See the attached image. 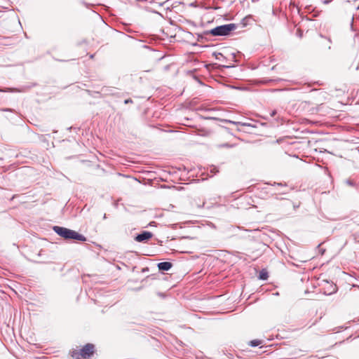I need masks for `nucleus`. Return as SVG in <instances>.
<instances>
[{"label": "nucleus", "mask_w": 359, "mask_h": 359, "mask_svg": "<svg viewBox=\"0 0 359 359\" xmlns=\"http://www.w3.org/2000/svg\"><path fill=\"white\" fill-rule=\"evenodd\" d=\"M53 229L57 235L66 240L74 239L80 241H86V238L83 235L80 234L74 230L58 226H54Z\"/></svg>", "instance_id": "obj_1"}, {"label": "nucleus", "mask_w": 359, "mask_h": 359, "mask_svg": "<svg viewBox=\"0 0 359 359\" xmlns=\"http://www.w3.org/2000/svg\"><path fill=\"white\" fill-rule=\"evenodd\" d=\"M236 29V25L233 23L217 26L209 31L212 36H227L232 31Z\"/></svg>", "instance_id": "obj_2"}, {"label": "nucleus", "mask_w": 359, "mask_h": 359, "mask_svg": "<svg viewBox=\"0 0 359 359\" xmlns=\"http://www.w3.org/2000/svg\"><path fill=\"white\" fill-rule=\"evenodd\" d=\"M94 348L93 344H87L79 351H73L72 355L74 359L89 358L94 353Z\"/></svg>", "instance_id": "obj_3"}, {"label": "nucleus", "mask_w": 359, "mask_h": 359, "mask_svg": "<svg viewBox=\"0 0 359 359\" xmlns=\"http://www.w3.org/2000/svg\"><path fill=\"white\" fill-rule=\"evenodd\" d=\"M153 236V234L149 231H142V233L137 234L135 237V241L137 242H144L148 241Z\"/></svg>", "instance_id": "obj_4"}, {"label": "nucleus", "mask_w": 359, "mask_h": 359, "mask_svg": "<svg viewBox=\"0 0 359 359\" xmlns=\"http://www.w3.org/2000/svg\"><path fill=\"white\" fill-rule=\"evenodd\" d=\"M172 264L169 262H163L158 264V268L160 271H168L171 269Z\"/></svg>", "instance_id": "obj_5"}, {"label": "nucleus", "mask_w": 359, "mask_h": 359, "mask_svg": "<svg viewBox=\"0 0 359 359\" xmlns=\"http://www.w3.org/2000/svg\"><path fill=\"white\" fill-rule=\"evenodd\" d=\"M225 122L236 125V126H250L254 127L252 124L249 123L245 122H241V121H233L231 120H224Z\"/></svg>", "instance_id": "obj_6"}, {"label": "nucleus", "mask_w": 359, "mask_h": 359, "mask_svg": "<svg viewBox=\"0 0 359 359\" xmlns=\"http://www.w3.org/2000/svg\"><path fill=\"white\" fill-rule=\"evenodd\" d=\"M262 344V341L259 339L252 340L249 342V345L252 347H256Z\"/></svg>", "instance_id": "obj_7"}, {"label": "nucleus", "mask_w": 359, "mask_h": 359, "mask_svg": "<svg viewBox=\"0 0 359 359\" xmlns=\"http://www.w3.org/2000/svg\"><path fill=\"white\" fill-rule=\"evenodd\" d=\"M212 55L215 57L216 60L219 61H222L225 59V57L221 53L214 52Z\"/></svg>", "instance_id": "obj_8"}, {"label": "nucleus", "mask_w": 359, "mask_h": 359, "mask_svg": "<svg viewBox=\"0 0 359 359\" xmlns=\"http://www.w3.org/2000/svg\"><path fill=\"white\" fill-rule=\"evenodd\" d=\"M268 272L265 270H262L261 271V272L259 273V278L261 279V280H266L268 278Z\"/></svg>", "instance_id": "obj_9"}, {"label": "nucleus", "mask_w": 359, "mask_h": 359, "mask_svg": "<svg viewBox=\"0 0 359 359\" xmlns=\"http://www.w3.org/2000/svg\"><path fill=\"white\" fill-rule=\"evenodd\" d=\"M218 172L217 168L215 166H212L210 168V172L215 174Z\"/></svg>", "instance_id": "obj_10"}, {"label": "nucleus", "mask_w": 359, "mask_h": 359, "mask_svg": "<svg viewBox=\"0 0 359 359\" xmlns=\"http://www.w3.org/2000/svg\"><path fill=\"white\" fill-rule=\"evenodd\" d=\"M219 147H232L233 145H231V144L226 143V144H221V145H219Z\"/></svg>", "instance_id": "obj_11"}, {"label": "nucleus", "mask_w": 359, "mask_h": 359, "mask_svg": "<svg viewBox=\"0 0 359 359\" xmlns=\"http://www.w3.org/2000/svg\"><path fill=\"white\" fill-rule=\"evenodd\" d=\"M276 110H273L271 113H270V115L271 117H273L275 116V115L276 114Z\"/></svg>", "instance_id": "obj_12"}, {"label": "nucleus", "mask_w": 359, "mask_h": 359, "mask_svg": "<svg viewBox=\"0 0 359 359\" xmlns=\"http://www.w3.org/2000/svg\"><path fill=\"white\" fill-rule=\"evenodd\" d=\"M133 102L132 100L131 99H127L124 101V103L125 104H128V103H131Z\"/></svg>", "instance_id": "obj_13"}, {"label": "nucleus", "mask_w": 359, "mask_h": 359, "mask_svg": "<svg viewBox=\"0 0 359 359\" xmlns=\"http://www.w3.org/2000/svg\"><path fill=\"white\" fill-rule=\"evenodd\" d=\"M156 222H151L149 224V226H156Z\"/></svg>", "instance_id": "obj_14"}, {"label": "nucleus", "mask_w": 359, "mask_h": 359, "mask_svg": "<svg viewBox=\"0 0 359 359\" xmlns=\"http://www.w3.org/2000/svg\"><path fill=\"white\" fill-rule=\"evenodd\" d=\"M2 111H11V109H2Z\"/></svg>", "instance_id": "obj_15"}, {"label": "nucleus", "mask_w": 359, "mask_h": 359, "mask_svg": "<svg viewBox=\"0 0 359 359\" xmlns=\"http://www.w3.org/2000/svg\"><path fill=\"white\" fill-rule=\"evenodd\" d=\"M327 40L329 43H332V40L330 39V38H327Z\"/></svg>", "instance_id": "obj_16"}, {"label": "nucleus", "mask_w": 359, "mask_h": 359, "mask_svg": "<svg viewBox=\"0 0 359 359\" xmlns=\"http://www.w3.org/2000/svg\"><path fill=\"white\" fill-rule=\"evenodd\" d=\"M248 18H250V16L249 15V16L245 17V18L243 19V20H245V19H248Z\"/></svg>", "instance_id": "obj_17"}, {"label": "nucleus", "mask_w": 359, "mask_h": 359, "mask_svg": "<svg viewBox=\"0 0 359 359\" xmlns=\"http://www.w3.org/2000/svg\"><path fill=\"white\" fill-rule=\"evenodd\" d=\"M276 68V66H273V67L271 68V69H272V70H273V69H275Z\"/></svg>", "instance_id": "obj_18"}, {"label": "nucleus", "mask_w": 359, "mask_h": 359, "mask_svg": "<svg viewBox=\"0 0 359 359\" xmlns=\"http://www.w3.org/2000/svg\"><path fill=\"white\" fill-rule=\"evenodd\" d=\"M224 67H226V68L231 67V66H228V65H226V66H224Z\"/></svg>", "instance_id": "obj_19"}, {"label": "nucleus", "mask_w": 359, "mask_h": 359, "mask_svg": "<svg viewBox=\"0 0 359 359\" xmlns=\"http://www.w3.org/2000/svg\"><path fill=\"white\" fill-rule=\"evenodd\" d=\"M348 183L349 184H351V185H352V184H352V182H349V181H348Z\"/></svg>", "instance_id": "obj_20"}, {"label": "nucleus", "mask_w": 359, "mask_h": 359, "mask_svg": "<svg viewBox=\"0 0 359 359\" xmlns=\"http://www.w3.org/2000/svg\"><path fill=\"white\" fill-rule=\"evenodd\" d=\"M106 217H106V214H104V215L103 218H104V219H106Z\"/></svg>", "instance_id": "obj_21"}, {"label": "nucleus", "mask_w": 359, "mask_h": 359, "mask_svg": "<svg viewBox=\"0 0 359 359\" xmlns=\"http://www.w3.org/2000/svg\"><path fill=\"white\" fill-rule=\"evenodd\" d=\"M90 57V58H93L94 57V55H91Z\"/></svg>", "instance_id": "obj_22"}, {"label": "nucleus", "mask_w": 359, "mask_h": 359, "mask_svg": "<svg viewBox=\"0 0 359 359\" xmlns=\"http://www.w3.org/2000/svg\"><path fill=\"white\" fill-rule=\"evenodd\" d=\"M0 91H1V90H0Z\"/></svg>", "instance_id": "obj_23"}]
</instances>
